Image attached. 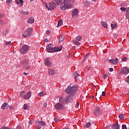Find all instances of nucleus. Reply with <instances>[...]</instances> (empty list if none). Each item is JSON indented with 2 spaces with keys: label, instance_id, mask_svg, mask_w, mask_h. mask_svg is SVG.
<instances>
[{
  "label": "nucleus",
  "instance_id": "obj_1",
  "mask_svg": "<svg viewBox=\"0 0 129 129\" xmlns=\"http://www.w3.org/2000/svg\"><path fill=\"white\" fill-rule=\"evenodd\" d=\"M76 89H77L76 86H73L70 84L68 86L67 90H66V92L68 93V94H72L76 91Z\"/></svg>",
  "mask_w": 129,
  "mask_h": 129
},
{
  "label": "nucleus",
  "instance_id": "obj_2",
  "mask_svg": "<svg viewBox=\"0 0 129 129\" xmlns=\"http://www.w3.org/2000/svg\"><path fill=\"white\" fill-rule=\"evenodd\" d=\"M33 33V29L32 28H28L25 30L24 32L22 34V37L23 38H28V37H30L31 35H32Z\"/></svg>",
  "mask_w": 129,
  "mask_h": 129
},
{
  "label": "nucleus",
  "instance_id": "obj_3",
  "mask_svg": "<svg viewBox=\"0 0 129 129\" xmlns=\"http://www.w3.org/2000/svg\"><path fill=\"white\" fill-rule=\"evenodd\" d=\"M56 4L53 2L49 3L48 4H45V7L48 9V11H52L56 8Z\"/></svg>",
  "mask_w": 129,
  "mask_h": 129
},
{
  "label": "nucleus",
  "instance_id": "obj_4",
  "mask_svg": "<svg viewBox=\"0 0 129 129\" xmlns=\"http://www.w3.org/2000/svg\"><path fill=\"white\" fill-rule=\"evenodd\" d=\"M67 9H71L72 4H74V0H64L63 1Z\"/></svg>",
  "mask_w": 129,
  "mask_h": 129
},
{
  "label": "nucleus",
  "instance_id": "obj_5",
  "mask_svg": "<svg viewBox=\"0 0 129 129\" xmlns=\"http://www.w3.org/2000/svg\"><path fill=\"white\" fill-rule=\"evenodd\" d=\"M22 64L24 68V69H26V70H29V68H30V63H29V60L28 59H23L22 61Z\"/></svg>",
  "mask_w": 129,
  "mask_h": 129
},
{
  "label": "nucleus",
  "instance_id": "obj_6",
  "mask_svg": "<svg viewBox=\"0 0 129 129\" xmlns=\"http://www.w3.org/2000/svg\"><path fill=\"white\" fill-rule=\"evenodd\" d=\"M30 49V46L27 45H23L21 48H20V52L22 54H27L29 52Z\"/></svg>",
  "mask_w": 129,
  "mask_h": 129
},
{
  "label": "nucleus",
  "instance_id": "obj_7",
  "mask_svg": "<svg viewBox=\"0 0 129 129\" xmlns=\"http://www.w3.org/2000/svg\"><path fill=\"white\" fill-rule=\"evenodd\" d=\"M120 126H119V124L118 123H116L113 124L112 126L111 125H107L106 126V129H119Z\"/></svg>",
  "mask_w": 129,
  "mask_h": 129
},
{
  "label": "nucleus",
  "instance_id": "obj_8",
  "mask_svg": "<svg viewBox=\"0 0 129 129\" xmlns=\"http://www.w3.org/2000/svg\"><path fill=\"white\" fill-rule=\"evenodd\" d=\"M79 14V11H78V9H74L72 13V17L73 19H76V18H78Z\"/></svg>",
  "mask_w": 129,
  "mask_h": 129
},
{
  "label": "nucleus",
  "instance_id": "obj_9",
  "mask_svg": "<svg viewBox=\"0 0 129 129\" xmlns=\"http://www.w3.org/2000/svg\"><path fill=\"white\" fill-rule=\"evenodd\" d=\"M94 114L96 116H100V115L102 114V112L98 107H97L94 111Z\"/></svg>",
  "mask_w": 129,
  "mask_h": 129
},
{
  "label": "nucleus",
  "instance_id": "obj_10",
  "mask_svg": "<svg viewBox=\"0 0 129 129\" xmlns=\"http://www.w3.org/2000/svg\"><path fill=\"white\" fill-rule=\"evenodd\" d=\"M46 50L48 53H54V47H53V45L50 44L46 46Z\"/></svg>",
  "mask_w": 129,
  "mask_h": 129
},
{
  "label": "nucleus",
  "instance_id": "obj_11",
  "mask_svg": "<svg viewBox=\"0 0 129 129\" xmlns=\"http://www.w3.org/2000/svg\"><path fill=\"white\" fill-rule=\"evenodd\" d=\"M54 107L57 110H61V109H64V105L61 103H57L54 105Z\"/></svg>",
  "mask_w": 129,
  "mask_h": 129
},
{
  "label": "nucleus",
  "instance_id": "obj_12",
  "mask_svg": "<svg viewBox=\"0 0 129 129\" xmlns=\"http://www.w3.org/2000/svg\"><path fill=\"white\" fill-rule=\"evenodd\" d=\"M129 69L127 68H123L121 69V73L120 74H128Z\"/></svg>",
  "mask_w": 129,
  "mask_h": 129
},
{
  "label": "nucleus",
  "instance_id": "obj_13",
  "mask_svg": "<svg viewBox=\"0 0 129 129\" xmlns=\"http://www.w3.org/2000/svg\"><path fill=\"white\" fill-rule=\"evenodd\" d=\"M44 63L46 66H47V67H52V63L49 60L48 58H46L45 59Z\"/></svg>",
  "mask_w": 129,
  "mask_h": 129
},
{
  "label": "nucleus",
  "instance_id": "obj_14",
  "mask_svg": "<svg viewBox=\"0 0 129 129\" xmlns=\"http://www.w3.org/2000/svg\"><path fill=\"white\" fill-rule=\"evenodd\" d=\"M9 107H10V105H9V104L6 102L3 104L1 106L2 109H8Z\"/></svg>",
  "mask_w": 129,
  "mask_h": 129
},
{
  "label": "nucleus",
  "instance_id": "obj_15",
  "mask_svg": "<svg viewBox=\"0 0 129 129\" xmlns=\"http://www.w3.org/2000/svg\"><path fill=\"white\" fill-rule=\"evenodd\" d=\"M72 96L68 95L65 99L66 102H71L72 101Z\"/></svg>",
  "mask_w": 129,
  "mask_h": 129
},
{
  "label": "nucleus",
  "instance_id": "obj_16",
  "mask_svg": "<svg viewBox=\"0 0 129 129\" xmlns=\"http://www.w3.org/2000/svg\"><path fill=\"white\" fill-rule=\"evenodd\" d=\"M48 73L49 75H55L56 74V71L53 70L48 69Z\"/></svg>",
  "mask_w": 129,
  "mask_h": 129
},
{
  "label": "nucleus",
  "instance_id": "obj_17",
  "mask_svg": "<svg viewBox=\"0 0 129 129\" xmlns=\"http://www.w3.org/2000/svg\"><path fill=\"white\" fill-rule=\"evenodd\" d=\"M110 62L112 63V64H114V65H116V64H117L118 63V58H116L115 59V60L113 59H110L109 60Z\"/></svg>",
  "mask_w": 129,
  "mask_h": 129
},
{
  "label": "nucleus",
  "instance_id": "obj_18",
  "mask_svg": "<svg viewBox=\"0 0 129 129\" xmlns=\"http://www.w3.org/2000/svg\"><path fill=\"white\" fill-rule=\"evenodd\" d=\"M31 95H32V93L31 92H28V93L24 96L23 98L24 99H28V98H30L31 97Z\"/></svg>",
  "mask_w": 129,
  "mask_h": 129
},
{
  "label": "nucleus",
  "instance_id": "obj_19",
  "mask_svg": "<svg viewBox=\"0 0 129 129\" xmlns=\"http://www.w3.org/2000/svg\"><path fill=\"white\" fill-rule=\"evenodd\" d=\"M60 9L61 10V11H66V5L64 4V3L63 2L62 4L60 6Z\"/></svg>",
  "mask_w": 129,
  "mask_h": 129
},
{
  "label": "nucleus",
  "instance_id": "obj_20",
  "mask_svg": "<svg viewBox=\"0 0 129 129\" xmlns=\"http://www.w3.org/2000/svg\"><path fill=\"white\" fill-rule=\"evenodd\" d=\"M62 50V47L61 46H56L54 47V52H58L59 51Z\"/></svg>",
  "mask_w": 129,
  "mask_h": 129
},
{
  "label": "nucleus",
  "instance_id": "obj_21",
  "mask_svg": "<svg viewBox=\"0 0 129 129\" xmlns=\"http://www.w3.org/2000/svg\"><path fill=\"white\" fill-rule=\"evenodd\" d=\"M34 22H35V19H34V17H30L28 19V23L29 24H33V23H34Z\"/></svg>",
  "mask_w": 129,
  "mask_h": 129
},
{
  "label": "nucleus",
  "instance_id": "obj_22",
  "mask_svg": "<svg viewBox=\"0 0 129 129\" xmlns=\"http://www.w3.org/2000/svg\"><path fill=\"white\" fill-rule=\"evenodd\" d=\"M15 2L17 5H21L23 7V0H15Z\"/></svg>",
  "mask_w": 129,
  "mask_h": 129
},
{
  "label": "nucleus",
  "instance_id": "obj_23",
  "mask_svg": "<svg viewBox=\"0 0 129 129\" xmlns=\"http://www.w3.org/2000/svg\"><path fill=\"white\" fill-rule=\"evenodd\" d=\"M73 75L74 77H76V80L77 81H78V80H79V76H80V75H78V74H77V73H74L73 74Z\"/></svg>",
  "mask_w": 129,
  "mask_h": 129
},
{
  "label": "nucleus",
  "instance_id": "obj_24",
  "mask_svg": "<svg viewBox=\"0 0 129 129\" xmlns=\"http://www.w3.org/2000/svg\"><path fill=\"white\" fill-rule=\"evenodd\" d=\"M36 123H38V124H41V125L42 126H44L46 125V123H45L43 121H37L36 122Z\"/></svg>",
  "mask_w": 129,
  "mask_h": 129
},
{
  "label": "nucleus",
  "instance_id": "obj_25",
  "mask_svg": "<svg viewBox=\"0 0 129 129\" xmlns=\"http://www.w3.org/2000/svg\"><path fill=\"white\" fill-rule=\"evenodd\" d=\"M64 40H65V35L62 34L59 37V42H63Z\"/></svg>",
  "mask_w": 129,
  "mask_h": 129
},
{
  "label": "nucleus",
  "instance_id": "obj_26",
  "mask_svg": "<svg viewBox=\"0 0 129 129\" xmlns=\"http://www.w3.org/2000/svg\"><path fill=\"white\" fill-rule=\"evenodd\" d=\"M20 13L21 15H29V11H25L24 10H22L20 11Z\"/></svg>",
  "mask_w": 129,
  "mask_h": 129
},
{
  "label": "nucleus",
  "instance_id": "obj_27",
  "mask_svg": "<svg viewBox=\"0 0 129 129\" xmlns=\"http://www.w3.org/2000/svg\"><path fill=\"white\" fill-rule=\"evenodd\" d=\"M84 7H88L90 5V2L86 1L83 3Z\"/></svg>",
  "mask_w": 129,
  "mask_h": 129
},
{
  "label": "nucleus",
  "instance_id": "obj_28",
  "mask_svg": "<svg viewBox=\"0 0 129 129\" xmlns=\"http://www.w3.org/2000/svg\"><path fill=\"white\" fill-rule=\"evenodd\" d=\"M58 101V103H61L62 104H64V100L63 99V97H59Z\"/></svg>",
  "mask_w": 129,
  "mask_h": 129
},
{
  "label": "nucleus",
  "instance_id": "obj_29",
  "mask_svg": "<svg viewBox=\"0 0 129 129\" xmlns=\"http://www.w3.org/2000/svg\"><path fill=\"white\" fill-rule=\"evenodd\" d=\"M101 24L104 28H107V24L104 21H101Z\"/></svg>",
  "mask_w": 129,
  "mask_h": 129
},
{
  "label": "nucleus",
  "instance_id": "obj_30",
  "mask_svg": "<svg viewBox=\"0 0 129 129\" xmlns=\"http://www.w3.org/2000/svg\"><path fill=\"white\" fill-rule=\"evenodd\" d=\"M46 94H47V93H44V92H41L40 93H39L38 94V96H40L41 97H42V96H44V95H46Z\"/></svg>",
  "mask_w": 129,
  "mask_h": 129
},
{
  "label": "nucleus",
  "instance_id": "obj_31",
  "mask_svg": "<svg viewBox=\"0 0 129 129\" xmlns=\"http://www.w3.org/2000/svg\"><path fill=\"white\" fill-rule=\"evenodd\" d=\"M63 24V21L62 20H59L57 24V28H59V27H60V26H62V24Z\"/></svg>",
  "mask_w": 129,
  "mask_h": 129
},
{
  "label": "nucleus",
  "instance_id": "obj_32",
  "mask_svg": "<svg viewBox=\"0 0 129 129\" xmlns=\"http://www.w3.org/2000/svg\"><path fill=\"white\" fill-rule=\"evenodd\" d=\"M61 0H53V2H54L57 6H59V5L61 4Z\"/></svg>",
  "mask_w": 129,
  "mask_h": 129
},
{
  "label": "nucleus",
  "instance_id": "obj_33",
  "mask_svg": "<svg viewBox=\"0 0 129 129\" xmlns=\"http://www.w3.org/2000/svg\"><path fill=\"white\" fill-rule=\"evenodd\" d=\"M73 42L75 45H77V46H79V45H80V42L79 41H77L76 40H73Z\"/></svg>",
  "mask_w": 129,
  "mask_h": 129
},
{
  "label": "nucleus",
  "instance_id": "obj_34",
  "mask_svg": "<svg viewBox=\"0 0 129 129\" xmlns=\"http://www.w3.org/2000/svg\"><path fill=\"white\" fill-rule=\"evenodd\" d=\"M6 47H11L12 46V42L11 41H8L6 43Z\"/></svg>",
  "mask_w": 129,
  "mask_h": 129
},
{
  "label": "nucleus",
  "instance_id": "obj_35",
  "mask_svg": "<svg viewBox=\"0 0 129 129\" xmlns=\"http://www.w3.org/2000/svg\"><path fill=\"white\" fill-rule=\"evenodd\" d=\"M76 40H77V41H78L79 42V41H80L81 40H82V37H81V36H77L76 37Z\"/></svg>",
  "mask_w": 129,
  "mask_h": 129
},
{
  "label": "nucleus",
  "instance_id": "obj_36",
  "mask_svg": "<svg viewBox=\"0 0 129 129\" xmlns=\"http://www.w3.org/2000/svg\"><path fill=\"white\" fill-rule=\"evenodd\" d=\"M117 26V24H111V29H112L113 30H114V29H115Z\"/></svg>",
  "mask_w": 129,
  "mask_h": 129
},
{
  "label": "nucleus",
  "instance_id": "obj_37",
  "mask_svg": "<svg viewBox=\"0 0 129 129\" xmlns=\"http://www.w3.org/2000/svg\"><path fill=\"white\" fill-rule=\"evenodd\" d=\"M23 106H24V107H23L24 109H26L27 110V109H29V108H30V107H29L28 106V105L26 104H25Z\"/></svg>",
  "mask_w": 129,
  "mask_h": 129
},
{
  "label": "nucleus",
  "instance_id": "obj_38",
  "mask_svg": "<svg viewBox=\"0 0 129 129\" xmlns=\"http://www.w3.org/2000/svg\"><path fill=\"white\" fill-rule=\"evenodd\" d=\"M9 33V30H8V29H6V31H3V35H5V36H7V34H8Z\"/></svg>",
  "mask_w": 129,
  "mask_h": 129
},
{
  "label": "nucleus",
  "instance_id": "obj_39",
  "mask_svg": "<svg viewBox=\"0 0 129 129\" xmlns=\"http://www.w3.org/2000/svg\"><path fill=\"white\" fill-rule=\"evenodd\" d=\"M90 125H91V123L88 122L86 125L84 126V127H86L87 128L88 127H89Z\"/></svg>",
  "mask_w": 129,
  "mask_h": 129
},
{
  "label": "nucleus",
  "instance_id": "obj_40",
  "mask_svg": "<svg viewBox=\"0 0 129 129\" xmlns=\"http://www.w3.org/2000/svg\"><path fill=\"white\" fill-rule=\"evenodd\" d=\"M124 115L123 114H120L118 116H119V118H120V119H123V116Z\"/></svg>",
  "mask_w": 129,
  "mask_h": 129
},
{
  "label": "nucleus",
  "instance_id": "obj_41",
  "mask_svg": "<svg viewBox=\"0 0 129 129\" xmlns=\"http://www.w3.org/2000/svg\"><path fill=\"white\" fill-rule=\"evenodd\" d=\"M90 54V53H87L86 54H85L84 56V59H87V58H88V56H89Z\"/></svg>",
  "mask_w": 129,
  "mask_h": 129
},
{
  "label": "nucleus",
  "instance_id": "obj_42",
  "mask_svg": "<svg viewBox=\"0 0 129 129\" xmlns=\"http://www.w3.org/2000/svg\"><path fill=\"white\" fill-rule=\"evenodd\" d=\"M122 60L123 61V62H125L126 61H127V58H126V57L125 56H124L122 59Z\"/></svg>",
  "mask_w": 129,
  "mask_h": 129
},
{
  "label": "nucleus",
  "instance_id": "obj_43",
  "mask_svg": "<svg viewBox=\"0 0 129 129\" xmlns=\"http://www.w3.org/2000/svg\"><path fill=\"white\" fill-rule=\"evenodd\" d=\"M121 11H122V12H125V11H126V8H123V7H121L120 8Z\"/></svg>",
  "mask_w": 129,
  "mask_h": 129
},
{
  "label": "nucleus",
  "instance_id": "obj_44",
  "mask_svg": "<svg viewBox=\"0 0 129 129\" xmlns=\"http://www.w3.org/2000/svg\"><path fill=\"white\" fill-rule=\"evenodd\" d=\"M6 3H7V4H12L13 0H7Z\"/></svg>",
  "mask_w": 129,
  "mask_h": 129
},
{
  "label": "nucleus",
  "instance_id": "obj_45",
  "mask_svg": "<svg viewBox=\"0 0 129 129\" xmlns=\"http://www.w3.org/2000/svg\"><path fill=\"white\" fill-rule=\"evenodd\" d=\"M25 92V91L24 90L21 91L20 93V96H23L24 95Z\"/></svg>",
  "mask_w": 129,
  "mask_h": 129
},
{
  "label": "nucleus",
  "instance_id": "obj_46",
  "mask_svg": "<svg viewBox=\"0 0 129 129\" xmlns=\"http://www.w3.org/2000/svg\"><path fill=\"white\" fill-rule=\"evenodd\" d=\"M5 21H4L3 20H1L0 25H5Z\"/></svg>",
  "mask_w": 129,
  "mask_h": 129
},
{
  "label": "nucleus",
  "instance_id": "obj_47",
  "mask_svg": "<svg viewBox=\"0 0 129 129\" xmlns=\"http://www.w3.org/2000/svg\"><path fill=\"white\" fill-rule=\"evenodd\" d=\"M122 129H127V128L126 127V125H122Z\"/></svg>",
  "mask_w": 129,
  "mask_h": 129
},
{
  "label": "nucleus",
  "instance_id": "obj_48",
  "mask_svg": "<svg viewBox=\"0 0 129 129\" xmlns=\"http://www.w3.org/2000/svg\"><path fill=\"white\" fill-rule=\"evenodd\" d=\"M103 78H104V79H106V78L108 77V76H107V75H106V74H104V75H103Z\"/></svg>",
  "mask_w": 129,
  "mask_h": 129
},
{
  "label": "nucleus",
  "instance_id": "obj_49",
  "mask_svg": "<svg viewBox=\"0 0 129 129\" xmlns=\"http://www.w3.org/2000/svg\"><path fill=\"white\" fill-rule=\"evenodd\" d=\"M126 19H127L128 20H129V12L127 13L126 15Z\"/></svg>",
  "mask_w": 129,
  "mask_h": 129
},
{
  "label": "nucleus",
  "instance_id": "obj_50",
  "mask_svg": "<svg viewBox=\"0 0 129 129\" xmlns=\"http://www.w3.org/2000/svg\"><path fill=\"white\" fill-rule=\"evenodd\" d=\"M37 129H41V128H42V126L41 125H38L37 126Z\"/></svg>",
  "mask_w": 129,
  "mask_h": 129
},
{
  "label": "nucleus",
  "instance_id": "obj_51",
  "mask_svg": "<svg viewBox=\"0 0 129 129\" xmlns=\"http://www.w3.org/2000/svg\"><path fill=\"white\" fill-rule=\"evenodd\" d=\"M50 33V30H47V31H46V34L47 35H49Z\"/></svg>",
  "mask_w": 129,
  "mask_h": 129
},
{
  "label": "nucleus",
  "instance_id": "obj_52",
  "mask_svg": "<svg viewBox=\"0 0 129 129\" xmlns=\"http://www.w3.org/2000/svg\"><path fill=\"white\" fill-rule=\"evenodd\" d=\"M78 106H79V103H78L77 102L76 105H75V108H77V107H78Z\"/></svg>",
  "mask_w": 129,
  "mask_h": 129
},
{
  "label": "nucleus",
  "instance_id": "obj_53",
  "mask_svg": "<svg viewBox=\"0 0 129 129\" xmlns=\"http://www.w3.org/2000/svg\"><path fill=\"white\" fill-rule=\"evenodd\" d=\"M102 96H105V91H103L102 92Z\"/></svg>",
  "mask_w": 129,
  "mask_h": 129
},
{
  "label": "nucleus",
  "instance_id": "obj_54",
  "mask_svg": "<svg viewBox=\"0 0 129 129\" xmlns=\"http://www.w3.org/2000/svg\"><path fill=\"white\" fill-rule=\"evenodd\" d=\"M54 120L55 122H58V121H59V119H58V118H54Z\"/></svg>",
  "mask_w": 129,
  "mask_h": 129
},
{
  "label": "nucleus",
  "instance_id": "obj_55",
  "mask_svg": "<svg viewBox=\"0 0 129 129\" xmlns=\"http://www.w3.org/2000/svg\"><path fill=\"white\" fill-rule=\"evenodd\" d=\"M44 42H45L46 43H48V42H49V40H48V39L45 38Z\"/></svg>",
  "mask_w": 129,
  "mask_h": 129
},
{
  "label": "nucleus",
  "instance_id": "obj_56",
  "mask_svg": "<svg viewBox=\"0 0 129 129\" xmlns=\"http://www.w3.org/2000/svg\"><path fill=\"white\" fill-rule=\"evenodd\" d=\"M109 71H110V72H112V71H113V68H110L109 69Z\"/></svg>",
  "mask_w": 129,
  "mask_h": 129
},
{
  "label": "nucleus",
  "instance_id": "obj_57",
  "mask_svg": "<svg viewBox=\"0 0 129 129\" xmlns=\"http://www.w3.org/2000/svg\"><path fill=\"white\" fill-rule=\"evenodd\" d=\"M43 106H44V107H47V103H43Z\"/></svg>",
  "mask_w": 129,
  "mask_h": 129
},
{
  "label": "nucleus",
  "instance_id": "obj_58",
  "mask_svg": "<svg viewBox=\"0 0 129 129\" xmlns=\"http://www.w3.org/2000/svg\"><path fill=\"white\" fill-rule=\"evenodd\" d=\"M33 123V121L31 120H30V121H29V124H32Z\"/></svg>",
  "mask_w": 129,
  "mask_h": 129
},
{
  "label": "nucleus",
  "instance_id": "obj_59",
  "mask_svg": "<svg viewBox=\"0 0 129 129\" xmlns=\"http://www.w3.org/2000/svg\"><path fill=\"white\" fill-rule=\"evenodd\" d=\"M5 16L3 14H0V18H4Z\"/></svg>",
  "mask_w": 129,
  "mask_h": 129
},
{
  "label": "nucleus",
  "instance_id": "obj_60",
  "mask_svg": "<svg viewBox=\"0 0 129 129\" xmlns=\"http://www.w3.org/2000/svg\"><path fill=\"white\" fill-rule=\"evenodd\" d=\"M128 12H129V8H128L126 10V14H127V13H128Z\"/></svg>",
  "mask_w": 129,
  "mask_h": 129
},
{
  "label": "nucleus",
  "instance_id": "obj_61",
  "mask_svg": "<svg viewBox=\"0 0 129 129\" xmlns=\"http://www.w3.org/2000/svg\"><path fill=\"white\" fill-rule=\"evenodd\" d=\"M23 74H24V75H27L28 74V73H26V72H24V73H23Z\"/></svg>",
  "mask_w": 129,
  "mask_h": 129
},
{
  "label": "nucleus",
  "instance_id": "obj_62",
  "mask_svg": "<svg viewBox=\"0 0 129 129\" xmlns=\"http://www.w3.org/2000/svg\"><path fill=\"white\" fill-rule=\"evenodd\" d=\"M90 69H91V67H90L88 68V71L90 70Z\"/></svg>",
  "mask_w": 129,
  "mask_h": 129
},
{
  "label": "nucleus",
  "instance_id": "obj_63",
  "mask_svg": "<svg viewBox=\"0 0 129 129\" xmlns=\"http://www.w3.org/2000/svg\"><path fill=\"white\" fill-rule=\"evenodd\" d=\"M8 100H12V98L9 97V98H8Z\"/></svg>",
  "mask_w": 129,
  "mask_h": 129
},
{
  "label": "nucleus",
  "instance_id": "obj_64",
  "mask_svg": "<svg viewBox=\"0 0 129 129\" xmlns=\"http://www.w3.org/2000/svg\"><path fill=\"white\" fill-rule=\"evenodd\" d=\"M92 2H96V1H97V0H92Z\"/></svg>",
  "mask_w": 129,
  "mask_h": 129
}]
</instances>
